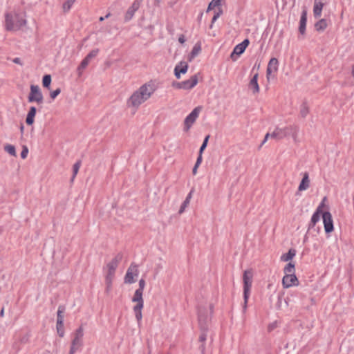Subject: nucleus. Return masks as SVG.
Wrapping results in <instances>:
<instances>
[{
	"label": "nucleus",
	"instance_id": "13",
	"mask_svg": "<svg viewBox=\"0 0 354 354\" xmlns=\"http://www.w3.org/2000/svg\"><path fill=\"white\" fill-rule=\"evenodd\" d=\"M269 137H270L271 138L277 140L283 139V138H285V134H284L283 128L277 127L272 133H266L265 138L262 142V145L266 142L267 139Z\"/></svg>",
	"mask_w": 354,
	"mask_h": 354
},
{
	"label": "nucleus",
	"instance_id": "60",
	"mask_svg": "<svg viewBox=\"0 0 354 354\" xmlns=\"http://www.w3.org/2000/svg\"><path fill=\"white\" fill-rule=\"evenodd\" d=\"M201 349L202 353H203V352H204V351H205V346H204V344H202V345L201 346Z\"/></svg>",
	"mask_w": 354,
	"mask_h": 354
},
{
	"label": "nucleus",
	"instance_id": "46",
	"mask_svg": "<svg viewBox=\"0 0 354 354\" xmlns=\"http://www.w3.org/2000/svg\"><path fill=\"white\" fill-rule=\"evenodd\" d=\"M207 338V331L201 330V334L199 337V341L204 342Z\"/></svg>",
	"mask_w": 354,
	"mask_h": 354
},
{
	"label": "nucleus",
	"instance_id": "54",
	"mask_svg": "<svg viewBox=\"0 0 354 354\" xmlns=\"http://www.w3.org/2000/svg\"><path fill=\"white\" fill-rule=\"evenodd\" d=\"M193 190H191L190 192L188 194V195L187 196L186 198H185V201L188 202L189 203H190V200L192 197V193H193Z\"/></svg>",
	"mask_w": 354,
	"mask_h": 354
},
{
	"label": "nucleus",
	"instance_id": "47",
	"mask_svg": "<svg viewBox=\"0 0 354 354\" xmlns=\"http://www.w3.org/2000/svg\"><path fill=\"white\" fill-rule=\"evenodd\" d=\"M172 86L176 88L183 89V82H174L172 83Z\"/></svg>",
	"mask_w": 354,
	"mask_h": 354
},
{
	"label": "nucleus",
	"instance_id": "32",
	"mask_svg": "<svg viewBox=\"0 0 354 354\" xmlns=\"http://www.w3.org/2000/svg\"><path fill=\"white\" fill-rule=\"evenodd\" d=\"M75 0H67L66 2L63 3V11L64 12H67L71 8L73 4L75 3Z\"/></svg>",
	"mask_w": 354,
	"mask_h": 354
},
{
	"label": "nucleus",
	"instance_id": "45",
	"mask_svg": "<svg viewBox=\"0 0 354 354\" xmlns=\"http://www.w3.org/2000/svg\"><path fill=\"white\" fill-rule=\"evenodd\" d=\"M106 281V292H109L111 289V286H112V281L113 280H110V279H105Z\"/></svg>",
	"mask_w": 354,
	"mask_h": 354
},
{
	"label": "nucleus",
	"instance_id": "10",
	"mask_svg": "<svg viewBox=\"0 0 354 354\" xmlns=\"http://www.w3.org/2000/svg\"><path fill=\"white\" fill-rule=\"evenodd\" d=\"M138 274V270L136 265L131 264L129 268L127 270V272L124 277V283H133L135 282L133 279L134 276H137Z\"/></svg>",
	"mask_w": 354,
	"mask_h": 354
},
{
	"label": "nucleus",
	"instance_id": "40",
	"mask_svg": "<svg viewBox=\"0 0 354 354\" xmlns=\"http://www.w3.org/2000/svg\"><path fill=\"white\" fill-rule=\"evenodd\" d=\"M71 344L77 346V347L82 346V339H77L76 337H74L73 339L72 340Z\"/></svg>",
	"mask_w": 354,
	"mask_h": 354
},
{
	"label": "nucleus",
	"instance_id": "35",
	"mask_svg": "<svg viewBox=\"0 0 354 354\" xmlns=\"http://www.w3.org/2000/svg\"><path fill=\"white\" fill-rule=\"evenodd\" d=\"M57 331L59 337H62L64 335V323L60 324H58L57 323L56 324Z\"/></svg>",
	"mask_w": 354,
	"mask_h": 354
},
{
	"label": "nucleus",
	"instance_id": "33",
	"mask_svg": "<svg viewBox=\"0 0 354 354\" xmlns=\"http://www.w3.org/2000/svg\"><path fill=\"white\" fill-rule=\"evenodd\" d=\"M51 83V76L50 75H45L43 77L42 84L43 86L46 88H49Z\"/></svg>",
	"mask_w": 354,
	"mask_h": 354
},
{
	"label": "nucleus",
	"instance_id": "26",
	"mask_svg": "<svg viewBox=\"0 0 354 354\" xmlns=\"http://www.w3.org/2000/svg\"><path fill=\"white\" fill-rule=\"evenodd\" d=\"M65 308L62 306H59L57 313V323L62 324L64 323V313Z\"/></svg>",
	"mask_w": 354,
	"mask_h": 354
},
{
	"label": "nucleus",
	"instance_id": "12",
	"mask_svg": "<svg viewBox=\"0 0 354 354\" xmlns=\"http://www.w3.org/2000/svg\"><path fill=\"white\" fill-rule=\"evenodd\" d=\"M140 6V1L139 0H135L133 1L131 6L129 8L124 15V21H129L132 19L135 12L139 9Z\"/></svg>",
	"mask_w": 354,
	"mask_h": 354
},
{
	"label": "nucleus",
	"instance_id": "14",
	"mask_svg": "<svg viewBox=\"0 0 354 354\" xmlns=\"http://www.w3.org/2000/svg\"><path fill=\"white\" fill-rule=\"evenodd\" d=\"M285 137L291 136L295 141L297 140V134L299 132V127L296 125H290L283 128Z\"/></svg>",
	"mask_w": 354,
	"mask_h": 354
},
{
	"label": "nucleus",
	"instance_id": "27",
	"mask_svg": "<svg viewBox=\"0 0 354 354\" xmlns=\"http://www.w3.org/2000/svg\"><path fill=\"white\" fill-rule=\"evenodd\" d=\"M89 62L90 61L88 60L86 57L81 62L80 64L79 65L77 69L79 77L82 75L83 70L87 67Z\"/></svg>",
	"mask_w": 354,
	"mask_h": 354
},
{
	"label": "nucleus",
	"instance_id": "34",
	"mask_svg": "<svg viewBox=\"0 0 354 354\" xmlns=\"http://www.w3.org/2000/svg\"><path fill=\"white\" fill-rule=\"evenodd\" d=\"M98 52H99V49H97V48L93 49L86 56V58L88 60L91 61V59L95 57L97 55Z\"/></svg>",
	"mask_w": 354,
	"mask_h": 354
},
{
	"label": "nucleus",
	"instance_id": "57",
	"mask_svg": "<svg viewBox=\"0 0 354 354\" xmlns=\"http://www.w3.org/2000/svg\"><path fill=\"white\" fill-rule=\"evenodd\" d=\"M178 41L180 44H184L185 43V36L183 35H180V37L178 38Z\"/></svg>",
	"mask_w": 354,
	"mask_h": 354
},
{
	"label": "nucleus",
	"instance_id": "61",
	"mask_svg": "<svg viewBox=\"0 0 354 354\" xmlns=\"http://www.w3.org/2000/svg\"><path fill=\"white\" fill-rule=\"evenodd\" d=\"M105 19H106V18H105V17H100V19H99V20H100V21H104Z\"/></svg>",
	"mask_w": 354,
	"mask_h": 354
},
{
	"label": "nucleus",
	"instance_id": "51",
	"mask_svg": "<svg viewBox=\"0 0 354 354\" xmlns=\"http://www.w3.org/2000/svg\"><path fill=\"white\" fill-rule=\"evenodd\" d=\"M201 162H202V154H201L199 153V155H198V156L197 158V160H196V162L195 163V165H196V167H199V165H201Z\"/></svg>",
	"mask_w": 354,
	"mask_h": 354
},
{
	"label": "nucleus",
	"instance_id": "30",
	"mask_svg": "<svg viewBox=\"0 0 354 354\" xmlns=\"http://www.w3.org/2000/svg\"><path fill=\"white\" fill-rule=\"evenodd\" d=\"M201 51V46L200 43H196L194 46L193 47L192 52H191V57L194 58L196 56H197L199 53Z\"/></svg>",
	"mask_w": 354,
	"mask_h": 354
},
{
	"label": "nucleus",
	"instance_id": "5",
	"mask_svg": "<svg viewBox=\"0 0 354 354\" xmlns=\"http://www.w3.org/2000/svg\"><path fill=\"white\" fill-rule=\"evenodd\" d=\"M29 102H37L38 104L44 102L43 94L37 85H31L30 91L28 96Z\"/></svg>",
	"mask_w": 354,
	"mask_h": 354
},
{
	"label": "nucleus",
	"instance_id": "53",
	"mask_svg": "<svg viewBox=\"0 0 354 354\" xmlns=\"http://www.w3.org/2000/svg\"><path fill=\"white\" fill-rule=\"evenodd\" d=\"M193 190H191L190 192L188 194V195L187 196L186 198H185V201L188 202L189 203H190V200L192 197V193H193Z\"/></svg>",
	"mask_w": 354,
	"mask_h": 354
},
{
	"label": "nucleus",
	"instance_id": "16",
	"mask_svg": "<svg viewBox=\"0 0 354 354\" xmlns=\"http://www.w3.org/2000/svg\"><path fill=\"white\" fill-rule=\"evenodd\" d=\"M198 83L197 75H194L190 79L183 82V89L189 90L194 88Z\"/></svg>",
	"mask_w": 354,
	"mask_h": 354
},
{
	"label": "nucleus",
	"instance_id": "29",
	"mask_svg": "<svg viewBox=\"0 0 354 354\" xmlns=\"http://www.w3.org/2000/svg\"><path fill=\"white\" fill-rule=\"evenodd\" d=\"M4 150L7 153H8L10 155L15 156V157L17 156V153H16L15 147L14 145L7 144L4 146Z\"/></svg>",
	"mask_w": 354,
	"mask_h": 354
},
{
	"label": "nucleus",
	"instance_id": "11",
	"mask_svg": "<svg viewBox=\"0 0 354 354\" xmlns=\"http://www.w3.org/2000/svg\"><path fill=\"white\" fill-rule=\"evenodd\" d=\"M298 283V279L295 274H286L283 277L282 284L284 288H288L292 286H297Z\"/></svg>",
	"mask_w": 354,
	"mask_h": 354
},
{
	"label": "nucleus",
	"instance_id": "2",
	"mask_svg": "<svg viewBox=\"0 0 354 354\" xmlns=\"http://www.w3.org/2000/svg\"><path fill=\"white\" fill-rule=\"evenodd\" d=\"M6 29L8 31H17L26 24L23 15L15 12H8L5 15Z\"/></svg>",
	"mask_w": 354,
	"mask_h": 354
},
{
	"label": "nucleus",
	"instance_id": "21",
	"mask_svg": "<svg viewBox=\"0 0 354 354\" xmlns=\"http://www.w3.org/2000/svg\"><path fill=\"white\" fill-rule=\"evenodd\" d=\"M37 113V109L35 106H31L27 114L26 122L28 125H32L34 123V118Z\"/></svg>",
	"mask_w": 354,
	"mask_h": 354
},
{
	"label": "nucleus",
	"instance_id": "50",
	"mask_svg": "<svg viewBox=\"0 0 354 354\" xmlns=\"http://www.w3.org/2000/svg\"><path fill=\"white\" fill-rule=\"evenodd\" d=\"M79 348L80 347H77V346L71 344V348L69 351V354H74Z\"/></svg>",
	"mask_w": 354,
	"mask_h": 354
},
{
	"label": "nucleus",
	"instance_id": "8",
	"mask_svg": "<svg viewBox=\"0 0 354 354\" xmlns=\"http://www.w3.org/2000/svg\"><path fill=\"white\" fill-rule=\"evenodd\" d=\"M202 109L201 106H196L194 110L185 118L184 121V130L188 131L192 124L195 122L199 113Z\"/></svg>",
	"mask_w": 354,
	"mask_h": 354
},
{
	"label": "nucleus",
	"instance_id": "52",
	"mask_svg": "<svg viewBox=\"0 0 354 354\" xmlns=\"http://www.w3.org/2000/svg\"><path fill=\"white\" fill-rule=\"evenodd\" d=\"M250 44V41L248 39H244L241 43V44L242 45V46L245 49L247 48V46L249 45Z\"/></svg>",
	"mask_w": 354,
	"mask_h": 354
},
{
	"label": "nucleus",
	"instance_id": "39",
	"mask_svg": "<svg viewBox=\"0 0 354 354\" xmlns=\"http://www.w3.org/2000/svg\"><path fill=\"white\" fill-rule=\"evenodd\" d=\"M223 11L221 9H219V11L216 12L212 17V24L210 25V28H212L213 24L216 21V20L220 17V15L222 14Z\"/></svg>",
	"mask_w": 354,
	"mask_h": 354
},
{
	"label": "nucleus",
	"instance_id": "43",
	"mask_svg": "<svg viewBox=\"0 0 354 354\" xmlns=\"http://www.w3.org/2000/svg\"><path fill=\"white\" fill-rule=\"evenodd\" d=\"M189 203L188 202L184 201V202L182 203V205L180 207L178 213L180 214H183L185 212L186 207L189 205Z\"/></svg>",
	"mask_w": 354,
	"mask_h": 354
},
{
	"label": "nucleus",
	"instance_id": "20",
	"mask_svg": "<svg viewBox=\"0 0 354 354\" xmlns=\"http://www.w3.org/2000/svg\"><path fill=\"white\" fill-rule=\"evenodd\" d=\"M324 6V4L322 3V0H315L313 8L315 17L317 18L321 16Z\"/></svg>",
	"mask_w": 354,
	"mask_h": 354
},
{
	"label": "nucleus",
	"instance_id": "6",
	"mask_svg": "<svg viewBox=\"0 0 354 354\" xmlns=\"http://www.w3.org/2000/svg\"><path fill=\"white\" fill-rule=\"evenodd\" d=\"M198 325L201 330L207 331L208 324L210 321L205 308L200 307L198 310Z\"/></svg>",
	"mask_w": 354,
	"mask_h": 354
},
{
	"label": "nucleus",
	"instance_id": "62",
	"mask_svg": "<svg viewBox=\"0 0 354 354\" xmlns=\"http://www.w3.org/2000/svg\"><path fill=\"white\" fill-rule=\"evenodd\" d=\"M24 127L23 124H21V127H20V130H21V133L24 131Z\"/></svg>",
	"mask_w": 354,
	"mask_h": 354
},
{
	"label": "nucleus",
	"instance_id": "37",
	"mask_svg": "<svg viewBox=\"0 0 354 354\" xmlns=\"http://www.w3.org/2000/svg\"><path fill=\"white\" fill-rule=\"evenodd\" d=\"M209 135H207V136L205 138V139H204V140H203V144H202V145L201 146L200 149H199V153H200L201 154H202V153H203V151L205 149V148H206V147H207V142H208V140H209Z\"/></svg>",
	"mask_w": 354,
	"mask_h": 354
},
{
	"label": "nucleus",
	"instance_id": "24",
	"mask_svg": "<svg viewBox=\"0 0 354 354\" xmlns=\"http://www.w3.org/2000/svg\"><path fill=\"white\" fill-rule=\"evenodd\" d=\"M328 26L327 21L325 19H322L315 24V28L317 31H324Z\"/></svg>",
	"mask_w": 354,
	"mask_h": 354
},
{
	"label": "nucleus",
	"instance_id": "44",
	"mask_svg": "<svg viewBox=\"0 0 354 354\" xmlns=\"http://www.w3.org/2000/svg\"><path fill=\"white\" fill-rule=\"evenodd\" d=\"M61 93V89L57 88L55 91H52L50 93V96L52 99H55L59 93Z\"/></svg>",
	"mask_w": 354,
	"mask_h": 354
},
{
	"label": "nucleus",
	"instance_id": "25",
	"mask_svg": "<svg viewBox=\"0 0 354 354\" xmlns=\"http://www.w3.org/2000/svg\"><path fill=\"white\" fill-rule=\"evenodd\" d=\"M296 254V250L295 249H290L288 253L283 254L281 257V260L282 261H288L291 260Z\"/></svg>",
	"mask_w": 354,
	"mask_h": 354
},
{
	"label": "nucleus",
	"instance_id": "28",
	"mask_svg": "<svg viewBox=\"0 0 354 354\" xmlns=\"http://www.w3.org/2000/svg\"><path fill=\"white\" fill-rule=\"evenodd\" d=\"M308 113H309V107L307 105L306 102H304L300 107V111H299L300 115L301 118H304L307 116Z\"/></svg>",
	"mask_w": 354,
	"mask_h": 354
},
{
	"label": "nucleus",
	"instance_id": "55",
	"mask_svg": "<svg viewBox=\"0 0 354 354\" xmlns=\"http://www.w3.org/2000/svg\"><path fill=\"white\" fill-rule=\"evenodd\" d=\"M193 190H191L190 192L188 194V195L187 196L186 198H185V201L188 202L189 203H190V200L192 197V193H193Z\"/></svg>",
	"mask_w": 354,
	"mask_h": 354
},
{
	"label": "nucleus",
	"instance_id": "7",
	"mask_svg": "<svg viewBox=\"0 0 354 354\" xmlns=\"http://www.w3.org/2000/svg\"><path fill=\"white\" fill-rule=\"evenodd\" d=\"M122 259V254H118L106 266L108 271L106 276V279L113 280L116 268L119 263Z\"/></svg>",
	"mask_w": 354,
	"mask_h": 354
},
{
	"label": "nucleus",
	"instance_id": "15",
	"mask_svg": "<svg viewBox=\"0 0 354 354\" xmlns=\"http://www.w3.org/2000/svg\"><path fill=\"white\" fill-rule=\"evenodd\" d=\"M278 64L279 62L277 58H271L268 62L267 71H266V77L267 79L269 80L270 75L272 72H277L278 70Z\"/></svg>",
	"mask_w": 354,
	"mask_h": 354
},
{
	"label": "nucleus",
	"instance_id": "9",
	"mask_svg": "<svg viewBox=\"0 0 354 354\" xmlns=\"http://www.w3.org/2000/svg\"><path fill=\"white\" fill-rule=\"evenodd\" d=\"M322 218L326 233L332 232L334 227L331 214L329 212H325L322 213Z\"/></svg>",
	"mask_w": 354,
	"mask_h": 354
},
{
	"label": "nucleus",
	"instance_id": "48",
	"mask_svg": "<svg viewBox=\"0 0 354 354\" xmlns=\"http://www.w3.org/2000/svg\"><path fill=\"white\" fill-rule=\"evenodd\" d=\"M145 280L144 279H141L139 281V288L138 289L143 291L145 287Z\"/></svg>",
	"mask_w": 354,
	"mask_h": 354
},
{
	"label": "nucleus",
	"instance_id": "31",
	"mask_svg": "<svg viewBox=\"0 0 354 354\" xmlns=\"http://www.w3.org/2000/svg\"><path fill=\"white\" fill-rule=\"evenodd\" d=\"M295 264L290 262L284 268V272L286 274H295Z\"/></svg>",
	"mask_w": 354,
	"mask_h": 354
},
{
	"label": "nucleus",
	"instance_id": "59",
	"mask_svg": "<svg viewBox=\"0 0 354 354\" xmlns=\"http://www.w3.org/2000/svg\"><path fill=\"white\" fill-rule=\"evenodd\" d=\"M4 316V308H3L0 311V317H3Z\"/></svg>",
	"mask_w": 354,
	"mask_h": 354
},
{
	"label": "nucleus",
	"instance_id": "19",
	"mask_svg": "<svg viewBox=\"0 0 354 354\" xmlns=\"http://www.w3.org/2000/svg\"><path fill=\"white\" fill-rule=\"evenodd\" d=\"M306 21H307V12L306 10H304L301 12V19H300V21H299V31L301 35L305 33Z\"/></svg>",
	"mask_w": 354,
	"mask_h": 354
},
{
	"label": "nucleus",
	"instance_id": "3",
	"mask_svg": "<svg viewBox=\"0 0 354 354\" xmlns=\"http://www.w3.org/2000/svg\"><path fill=\"white\" fill-rule=\"evenodd\" d=\"M252 271L251 270H247L244 271L243 280V298L244 304L243 310L245 312L247 308V304L248 298L250 296V288L252 282Z\"/></svg>",
	"mask_w": 354,
	"mask_h": 354
},
{
	"label": "nucleus",
	"instance_id": "64",
	"mask_svg": "<svg viewBox=\"0 0 354 354\" xmlns=\"http://www.w3.org/2000/svg\"><path fill=\"white\" fill-rule=\"evenodd\" d=\"M352 75L354 77V65L353 66V68H352Z\"/></svg>",
	"mask_w": 354,
	"mask_h": 354
},
{
	"label": "nucleus",
	"instance_id": "38",
	"mask_svg": "<svg viewBox=\"0 0 354 354\" xmlns=\"http://www.w3.org/2000/svg\"><path fill=\"white\" fill-rule=\"evenodd\" d=\"M80 165H81V162L80 161H77V162H75L73 165V178H72V180H73V178L75 177V176L77 175L79 169H80Z\"/></svg>",
	"mask_w": 354,
	"mask_h": 354
},
{
	"label": "nucleus",
	"instance_id": "56",
	"mask_svg": "<svg viewBox=\"0 0 354 354\" xmlns=\"http://www.w3.org/2000/svg\"><path fill=\"white\" fill-rule=\"evenodd\" d=\"M13 62L15 63V64H19V65H22V62L21 61V59L19 58V57H15V59H13Z\"/></svg>",
	"mask_w": 354,
	"mask_h": 354
},
{
	"label": "nucleus",
	"instance_id": "22",
	"mask_svg": "<svg viewBox=\"0 0 354 354\" xmlns=\"http://www.w3.org/2000/svg\"><path fill=\"white\" fill-rule=\"evenodd\" d=\"M310 186V180L308 177V174L307 172L304 173L303 178L299 186V191H304L307 189Z\"/></svg>",
	"mask_w": 354,
	"mask_h": 354
},
{
	"label": "nucleus",
	"instance_id": "17",
	"mask_svg": "<svg viewBox=\"0 0 354 354\" xmlns=\"http://www.w3.org/2000/svg\"><path fill=\"white\" fill-rule=\"evenodd\" d=\"M321 208L322 205H319L316 209L315 212L313 214L311 221L309 223L308 230H310V228H313L315 225V224L319 221L320 215L322 213Z\"/></svg>",
	"mask_w": 354,
	"mask_h": 354
},
{
	"label": "nucleus",
	"instance_id": "42",
	"mask_svg": "<svg viewBox=\"0 0 354 354\" xmlns=\"http://www.w3.org/2000/svg\"><path fill=\"white\" fill-rule=\"evenodd\" d=\"M28 147L24 145L22 151L21 152V158L25 159L28 156Z\"/></svg>",
	"mask_w": 354,
	"mask_h": 354
},
{
	"label": "nucleus",
	"instance_id": "18",
	"mask_svg": "<svg viewBox=\"0 0 354 354\" xmlns=\"http://www.w3.org/2000/svg\"><path fill=\"white\" fill-rule=\"evenodd\" d=\"M259 74L256 73L253 77L250 80L248 86L250 90H252L254 94L259 92V86L257 82Z\"/></svg>",
	"mask_w": 354,
	"mask_h": 354
},
{
	"label": "nucleus",
	"instance_id": "1",
	"mask_svg": "<svg viewBox=\"0 0 354 354\" xmlns=\"http://www.w3.org/2000/svg\"><path fill=\"white\" fill-rule=\"evenodd\" d=\"M156 89L154 84L151 82L142 85L128 99L127 106L137 109L142 103L151 97Z\"/></svg>",
	"mask_w": 354,
	"mask_h": 354
},
{
	"label": "nucleus",
	"instance_id": "4",
	"mask_svg": "<svg viewBox=\"0 0 354 354\" xmlns=\"http://www.w3.org/2000/svg\"><path fill=\"white\" fill-rule=\"evenodd\" d=\"M143 291L137 289L132 298V301L136 303V305L133 307V311L135 316L138 322L142 319V309L144 306V300L142 298Z\"/></svg>",
	"mask_w": 354,
	"mask_h": 354
},
{
	"label": "nucleus",
	"instance_id": "49",
	"mask_svg": "<svg viewBox=\"0 0 354 354\" xmlns=\"http://www.w3.org/2000/svg\"><path fill=\"white\" fill-rule=\"evenodd\" d=\"M179 66H176L174 68L175 76L176 77L177 79L180 78V73L179 72Z\"/></svg>",
	"mask_w": 354,
	"mask_h": 354
},
{
	"label": "nucleus",
	"instance_id": "58",
	"mask_svg": "<svg viewBox=\"0 0 354 354\" xmlns=\"http://www.w3.org/2000/svg\"><path fill=\"white\" fill-rule=\"evenodd\" d=\"M198 167H196V165H194L193 169H192V174L194 175H196V172H197V169H198Z\"/></svg>",
	"mask_w": 354,
	"mask_h": 354
},
{
	"label": "nucleus",
	"instance_id": "36",
	"mask_svg": "<svg viewBox=\"0 0 354 354\" xmlns=\"http://www.w3.org/2000/svg\"><path fill=\"white\" fill-rule=\"evenodd\" d=\"M83 327L82 326H80L75 332L74 337H76L77 339H82L83 337Z\"/></svg>",
	"mask_w": 354,
	"mask_h": 354
},
{
	"label": "nucleus",
	"instance_id": "63",
	"mask_svg": "<svg viewBox=\"0 0 354 354\" xmlns=\"http://www.w3.org/2000/svg\"><path fill=\"white\" fill-rule=\"evenodd\" d=\"M209 309H210V311H211V313H212V309H213V305L212 304H209Z\"/></svg>",
	"mask_w": 354,
	"mask_h": 354
},
{
	"label": "nucleus",
	"instance_id": "23",
	"mask_svg": "<svg viewBox=\"0 0 354 354\" xmlns=\"http://www.w3.org/2000/svg\"><path fill=\"white\" fill-rule=\"evenodd\" d=\"M245 48L242 46V45L241 44L236 45L232 53H231V58L233 59V60H235L236 58H234V55H236V56H239L240 55H241L242 53H243V52L245 51Z\"/></svg>",
	"mask_w": 354,
	"mask_h": 354
},
{
	"label": "nucleus",
	"instance_id": "41",
	"mask_svg": "<svg viewBox=\"0 0 354 354\" xmlns=\"http://www.w3.org/2000/svg\"><path fill=\"white\" fill-rule=\"evenodd\" d=\"M180 65H181V67L179 69V72L180 73L185 74L187 71L188 65L185 62H184V63L180 62Z\"/></svg>",
	"mask_w": 354,
	"mask_h": 354
}]
</instances>
